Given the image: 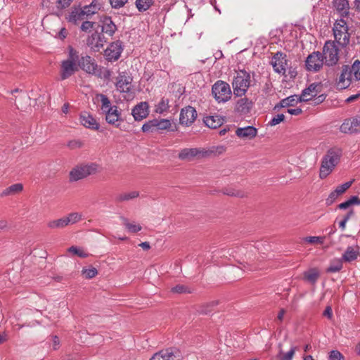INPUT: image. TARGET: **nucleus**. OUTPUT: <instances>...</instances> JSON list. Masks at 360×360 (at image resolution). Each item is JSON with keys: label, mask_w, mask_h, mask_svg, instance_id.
<instances>
[{"label": "nucleus", "mask_w": 360, "mask_h": 360, "mask_svg": "<svg viewBox=\"0 0 360 360\" xmlns=\"http://www.w3.org/2000/svg\"><path fill=\"white\" fill-rule=\"evenodd\" d=\"M68 55L65 60L61 61L60 68V77L61 80H65L72 76L78 71L79 52L72 46L68 47Z\"/></svg>", "instance_id": "1"}, {"label": "nucleus", "mask_w": 360, "mask_h": 360, "mask_svg": "<svg viewBox=\"0 0 360 360\" xmlns=\"http://www.w3.org/2000/svg\"><path fill=\"white\" fill-rule=\"evenodd\" d=\"M341 155V150L336 148H330L326 152L322 159L319 171V177L321 179H326L333 171L339 163Z\"/></svg>", "instance_id": "2"}, {"label": "nucleus", "mask_w": 360, "mask_h": 360, "mask_svg": "<svg viewBox=\"0 0 360 360\" xmlns=\"http://www.w3.org/2000/svg\"><path fill=\"white\" fill-rule=\"evenodd\" d=\"M360 80V61L356 60L353 65H343L342 72L336 83L337 88L339 89H345L347 88L352 81Z\"/></svg>", "instance_id": "3"}, {"label": "nucleus", "mask_w": 360, "mask_h": 360, "mask_svg": "<svg viewBox=\"0 0 360 360\" xmlns=\"http://www.w3.org/2000/svg\"><path fill=\"white\" fill-rule=\"evenodd\" d=\"M132 77L127 72H121L116 77L115 87L120 93L124 94V98L129 101L134 97V92L132 88Z\"/></svg>", "instance_id": "4"}, {"label": "nucleus", "mask_w": 360, "mask_h": 360, "mask_svg": "<svg viewBox=\"0 0 360 360\" xmlns=\"http://www.w3.org/2000/svg\"><path fill=\"white\" fill-rule=\"evenodd\" d=\"M264 253L261 254L255 247L250 248L245 253V261L243 264V268L248 271H257L261 269L260 266L265 260Z\"/></svg>", "instance_id": "5"}, {"label": "nucleus", "mask_w": 360, "mask_h": 360, "mask_svg": "<svg viewBox=\"0 0 360 360\" xmlns=\"http://www.w3.org/2000/svg\"><path fill=\"white\" fill-rule=\"evenodd\" d=\"M250 85V75L244 70H240L234 76L232 82L233 94L241 97L245 94Z\"/></svg>", "instance_id": "6"}, {"label": "nucleus", "mask_w": 360, "mask_h": 360, "mask_svg": "<svg viewBox=\"0 0 360 360\" xmlns=\"http://www.w3.org/2000/svg\"><path fill=\"white\" fill-rule=\"evenodd\" d=\"M99 172L100 166L96 163L80 165L76 166L70 172V181H77Z\"/></svg>", "instance_id": "7"}, {"label": "nucleus", "mask_w": 360, "mask_h": 360, "mask_svg": "<svg viewBox=\"0 0 360 360\" xmlns=\"http://www.w3.org/2000/svg\"><path fill=\"white\" fill-rule=\"evenodd\" d=\"M333 31L335 41L338 44L344 47L349 43L350 35L348 33V27L345 20H337L334 23Z\"/></svg>", "instance_id": "8"}, {"label": "nucleus", "mask_w": 360, "mask_h": 360, "mask_svg": "<svg viewBox=\"0 0 360 360\" xmlns=\"http://www.w3.org/2000/svg\"><path fill=\"white\" fill-rule=\"evenodd\" d=\"M339 49L337 46L335 41H327L322 51V56L325 61V65L327 66H333L336 65L339 60Z\"/></svg>", "instance_id": "9"}, {"label": "nucleus", "mask_w": 360, "mask_h": 360, "mask_svg": "<svg viewBox=\"0 0 360 360\" xmlns=\"http://www.w3.org/2000/svg\"><path fill=\"white\" fill-rule=\"evenodd\" d=\"M212 93L214 98L219 102H226L231 98V91L228 83L224 81H217L212 88Z\"/></svg>", "instance_id": "10"}, {"label": "nucleus", "mask_w": 360, "mask_h": 360, "mask_svg": "<svg viewBox=\"0 0 360 360\" xmlns=\"http://www.w3.org/2000/svg\"><path fill=\"white\" fill-rule=\"evenodd\" d=\"M324 64L323 56L319 51H314L307 57L305 60L306 69L309 72L320 71Z\"/></svg>", "instance_id": "11"}, {"label": "nucleus", "mask_w": 360, "mask_h": 360, "mask_svg": "<svg viewBox=\"0 0 360 360\" xmlns=\"http://www.w3.org/2000/svg\"><path fill=\"white\" fill-rule=\"evenodd\" d=\"M271 64L274 70L282 75H285V72L290 67L286 54L280 51L276 53L272 57Z\"/></svg>", "instance_id": "12"}, {"label": "nucleus", "mask_w": 360, "mask_h": 360, "mask_svg": "<svg viewBox=\"0 0 360 360\" xmlns=\"http://www.w3.org/2000/svg\"><path fill=\"white\" fill-rule=\"evenodd\" d=\"M171 125L172 124L169 120L153 119L146 122L142 126V131L143 132H157L168 129L170 128Z\"/></svg>", "instance_id": "13"}, {"label": "nucleus", "mask_w": 360, "mask_h": 360, "mask_svg": "<svg viewBox=\"0 0 360 360\" xmlns=\"http://www.w3.org/2000/svg\"><path fill=\"white\" fill-rule=\"evenodd\" d=\"M78 68H80L83 71L88 74L96 75L98 72V66L94 58L90 56L79 57L77 60Z\"/></svg>", "instance_id": "14"}, {"label": "nucleus", "mask_w": 360, "mask_h": 360, "mask_svg": "<svg viewBox=\"0 0 360 360\" xmlns=\"http://www.w3.org/2000/svg\"><path fill=\"white\" fill-rule=\"evenodd\" d=\"M181 355L180 352L174 348H168L162 349L150 358V360H181Z\"/></svg>", "instance_id": "15"}, {"label": "nucleus", "mask_w": 360, "mask_h": 360, "mask_svg": "<svg viewBox=\"0 0 360 360\" xmlns=\"http://www.w3.org/2000/svg\"><path fill=\"white\" fill-rule=\"evenodd\" d=\"M340 131L345 134H354L360 132V116H356L347 119L341 124Z\"/></svg>", "instance_id": "16"}, {"label": "nucleus", "mask_w": 360, "mask_h": 360, "mask_svg": "<svg viewBox=\"0 0 360 360\" xmlns=\"http://www.w3.org/2000/svg\"><path fill=\"white\" fill-rule=\"evenodd\" d=\"M123 51L122 42L119 40L112 42L104 51L106 60L109 61L117 60Z\"/></svg>", "instance_id": "17"}, {"label": "nucleus", "mask_w": 360, "mask_h": 360, "mask_svg": "<svg viewBox=\"0 0 360 360\" xmlns=\"http://www.w3.org/2000/svg\"><path fill=\"white\" fill-rule=\"evenodd\" d=\"M197 117V112L195 109L190 105L181 109L179 122L181 124L185 126L191 125Z\"/></svg>", "instance_id": "18"}, {"label": "nucleus", "mask_w": 360, "mask_h": 360, "mask_svg": "<svg viewBox=\"0 0 360 360\" xmlns=\"http://www.w3.org/2000/svg\"><path fill=\"white\" fill-rule=\"evenodd\" d=\"M106 40L105 37L98 32H94L86 39V44L94 51H99L104 46Z\"/></svg>", "instance_id": "19"}, {"label": "nucleus", "mask_w": 360, "mask_h": 360, "mask_svg": "<svg viewBox=\"0 0 360 360\" xmlns=\"http://www.w3.org/2000/svg\"><path fill=\"white\" fill-rule=\"evenodd\" d=\"M104 114L105 115L106 122L116 127H118L120 122L123 121L121 117V112L119 110V108L117 105H113L112 108L105 110Z\"/></svg>", "instance_id": "20"}, {"label": "nucleus", "mask_w": 360, "mask_h": 360, "mask_svg": "<svg viewBox=\"0 0 360 360\" xmlns=\"http://www.w3.org/2000/svg\"><path fill=\"white\" fill-rule=\"evenodd\" d=\"M321 91V85L319 83H312L307 88L304 89L301 96L300 101H309L316 96Z\"/></svg>", "instance_id": "21"}, {"label": "nucleus", "mask_w": 360, "mask_h": 360, "mask_svg": "<svg viewBox=\"0 0 360 360\" xmlns=\"http://www.w3.org/2000/svg\"><path fill=\"white\" fill-rule=\"evenodd\" d=\"M101 23V30L108 35L112 37L117 31V26L112 20L111 18L107 15H102L100 18Z\"/></svg>", "instance_id": "22"}, {"label": "nucleus", "mask_w": 360, "mask_h": 360, "mask_svg": "<svg viewBox=\"0 0 360 360\" xmlns=\"http://www.w3.org/2000/svg\"><path fill=\"white\" fill-rule=\"evenodd\" d=\"M131 114L135 120L140 121L146 118L148 115V104L146 102H141L133 109Z\"/></svg>", "instance_id": "23"}, {"label": "nucleus", "mask_w": 360, "mask_h": 360, "mask_svg": "<svg viewBox=\"0 0 360 360\" xmlns=\"http://www.w3.org/2000/svg\"><path fill=\"white\" fill-rule=\"evenodd\" d=\"M81 124L89 129L98 130L99 129V124L96 120L89 113L84 112L80 115Z\"/></svg>", "instance_id": "24"}, {"label": "nucleus", "mask_w": 360, "mask_h": 360, "mask_svg": "<svg viewBox=\"0 0 360 360\" xmlns=\"http://www.w3.org/2000/svg\"><path fill=\"white\" fill-rule=\"evenodd\" d=\"M236 134L241 139H252L257 134V129L252 126L238 128Z\"/></svg>", "instance_id": "25"}, {"label": "nucleus", "mask_w": 360, "mask_h": 360, "mask_svg": "<svg viewBox=\"0 0 360 360\" xmlns=\"http://www.w3.org/2000/svg\"><path fill=\"white\" fill-rule=\"evenodd\" d=\"M252 106V101L245 97L239 99L237 101L236 105V110L237 112L245 115L250 112Z\"/></svg>", "instance_id": "26"}, {"label": "nucleus", "mask_w": 360, "mask_h": 360, "mask_svg": "<svg viewBox=\"0 0 360 360\" xmlns=\"http://www.w3.org/2000/svg\"><path fill=\"white\" fill-rule=\"evenodd\" d=\"M203 122L209 128L217 129L223 124L224 118L219 115H209L204 117Z\"/></svg>", "instance_id": "27"}, {"label": "nucleus", "mask_w": 360, "mask_h": 360, "mask_svg": "<svg viewBox=\"0 0 360 360\" xmlns=\"http://www.w3.org/2000/svg\"><path fill=\"white\" fill-rule=\"evenodd\" d=\"M102 7L103 4L100 0H94L89 5L84 6L82 9L86 18H89L97 13Z\"/></svg>", "instance_id": "28"}, {"label": "nucleus", "mask_w": 360, "mask_h": 360, "mask_svg": "<svg viewBox=\"0 0 360 360\" xmlns=\"http://www.w3.org/2000/svg\"><path fill=\"white\" fill-rule=\"evenodd\" d=\"M333 6L342 17L348 15L349 6L347 0H334Z\"/></svg>", "instance_id": "29"}, {"label": "nucleus", "mask_w": 360, "mask_h": 360, "mask_svg": "<svg viewBox=\"0 0 360 360\" xmlns=\"http://www.w3.org/2000/svg\"><path fill=\"white\" fill-rule=\"evenodd\" d=\"M86 15L82 8H74L66 18L68 22L77 24L78 21L82 20Z\"/></svg>", "instance_id": "30"}, {"label": "nucleus", "mask_w": 360, "mask_h": 360, "mask_svg": "<svg viewBox=\"0 0 360 360\" xmlns=\"http://www.w3.org/2000/svg\"><path fill=\"white\" fill-rule=\"evenodd\" d=\"M198 153L197 148H184L179 152L178 158L181 160H191L198 156Z\"/></svg>", "instance_id": "31"}, {"label": "nucleus", "mask_w": 360, "mask_h": 360, "mask_svg": "<svg viewBox=\"0 0 360 360\" xmlns=\"http://www.w3.org/2000/svg\"><path fill=\"white\" fill-rule=\"evenodd\" d=\"M278 348V353L276 355L278 360H292L297 349V347L292 346L288 352H284L281 344Z\"/></svg>", "instance_id": "32"}, {"label": "nucleus", "mask_w": 360, "mask_h": 360, "mask_svg": "<svg viewBox=\"0 0 360 360\" xmlns=\"http://www.w3.org/2000/svg\"><path fill=\"white\" fill-rule=\"evenodd\" d=\"M359 255L358 248L355 249L352 246H349L345 252L342 255V260L347 262H352L357 259Z\"/></svg>", "instance_id": "33"}, {"label": "nucleus", "mask_w": 360, "mask_h": 360, "mask_svg": "<svg viewBox=\"0 0 360 360\" xmlns=\"http://www.w3.org/2000/svg\"><path fill=\"white\" fill-rule=\"evenodd\" d=\"M121 220L122 221L123 225L125 226L127 230L132 233H137L142 229V227L139 224H135L134 222H130L129 220L124 217H122Z\"/></svg>", "instance_id": "34"}, {"label": "nucleus", "mask_w": 360, "mask_h": 360, "mask_svg": "<svg viewBox=\"0 0 360 360\" xmlns=\"http://www.w3.org/2000/svg\"><path fill=\"white\" fill-rule=\"evenodd\" d=\"M23 189L22 184H15L4 189L1 193V197L14 195L21 192Z\"/></svg>", "instance_id": "35"}, {"label": "nucleus", "mask_w": 360, "mask_h": 360, "mask_svg": "<svg viewBox=\"0 0 360 360\" xmlns=\"http://www.w3.org/2000/svg\"><path fill=\"white\" fill-rule=\"evenodd\" d=\"M139 192L136 191L128 192V193H122L118 194L115 197V201L117 202L128 201V200H132V199H134V198L139 197Z\"/></svg>", "instance_id": "36"}, {"label": "nucleus", "mask_w": 360, "mask_h": 360, "mask_svg": "<svg viewBox=\"0 0 360 360\" xmlns=\"http://www.w3.org/2000/svg\"><path fill=\"white\" fill-rule=\"evenodd\" d=\"M304 279L311 284H314L319 277V272L316 269H311L303 274Z\"/></svg>", "instance_id": "37"}, {"label": "nucleus", "mask_w": 360, "mask_h": 360, "mask_svg": "<svg viewBox=\"0 0 360 360\" xmlns=\"http://www.w3.org/2000/svg\"><path fill=\"white\" fill-rule=\"evenodd\" d=\"M67 226L68 225L65 217L60 219L51 220L47 223V227L50 229H63Z\"/></svg>", "instance_id": "38"}, {"label": "nucleus", "mask_w": 360, "mask_h": 360, "mask_svg": "<svg viewBox=\"0 0 360 360\" xmlns=\"http://www.w3.org/2000/svg\"><path fill=\"white\" fill-rule=\"evenodd\" d=\"M353 205H360V198L357 196H352L347 201L342 202L338 205L340 210H346Z\"/></svg>", "instance_id": "39"}, {"label": "nucleus", "mask_w": 360, "mask_h": 360, "mask_svg": "<svg viewBox=\"0 0 360 360\" xmlns=\"http://www.w3.org/2000/svg\"><path fill=\"white\" fill-rule=\"evenodd\" d=\"M67 225L75 224L82 219V214L79 212H71L65 216Z\"/></svg>", "instance_id": "40"}, {"label": "nucleus", "mask_w": 360, "mask_h": 360, "mask_svg": "<svg viewBox=\"0 0 360 360\" xmlns=\"http://www.w3.org/2000/svg\"><path fill=\"white\" fill-rule=\"evenodd\" d=\"M68 250L70 253L74 255H77L81 258H86L89 256V254L87 253L82 248L71 246L68 248Z\"/></svg>", "instance_id": "41"}, {"label": "nucleus", "mask_w": 360, "mask_h": 360, "mask_svg": "<svg viewBox=\"0 0 360 360\" xmlns=\"http://www.w3.org/2000/svg\"><path fill=\"white\" fill-rule=\"evenodd\" d=\"M154 3V0H136V6L137 9L141 11H147Z\"/></svg>", "instance_id": "42"}, {"label": "nucleus", "mask_w": 360, "mask_h": 360, "mask_svg": "<svg viewBox=\"0 0 360 360\" xmlns=\"http://www.w3.org/2000/svg\"><path fill=\"white\" fill-rule=\"evenodd\" d=\"M222 192L224 195H229V196H234L238 198H245L247 196L246 193L240 190H236L233 188H224L222 190Z\"/></svg>", "instance_id": "43"}, {"label": "nucleus", "mask_w": 360, "mask_h": 360, "mask_svg": "<svg viewBox=\"0 0 360 360\" xmlns=\"http://www.w3.org/2000/svg\"><path fill=\"white\" fill-rule=\"evenodd\" d=\"M342 269V262L341 259H335L331 262L326 271L329 273H335L340 271Z\"/></svg>", "instance_id": "44"}, {"label": "nucleus", "mask_w": 360, "mask_h": 360, "mask_svg": "<svg viewBox=\"0 0 360 360\" xmlns=\"http://www.w3.org/2000/svg\"><path fill=\"white\" fill-rule=\"evenodd\" d=\"M169 107V99L162 98L158 104L155 106V112L158 113H162L167 111Z\"/></svg>", "instance_id": "45"}, {"label": "nucleus", "mask_w": 360, "mask_h": 360, "mask_svg": "<svg viewBox=\"0 0 360 360\" xmlns=\"http://www.w3.org/2000/svg\"><path fill=\"white\" fill-rule=\"evenodd\" d=\"M298 101H300V98H297V96H291L283 99L281 101V105L282 107L292 106L295 103H297Z\"/></svg>", "instance_id": "46"}, {"label": "nucleus", "mask_w": 360, "mask_h": 360, "mask_svg": "<svg viewBox=\"0 0 360 360\" xmlns=\"http://www.w3.org/2000/svg\"><path fill=\"white\" fill-rule=\"evenodd\" d=\"M82 274L86 279H91L94 278L98 274V271L95 267H91L90 269H83Z\"/></svg>", "instance_id": "47"}, {"label": "nucleus", "mask_w": 360, "mask_h": 360, "mask_svg": "<svg viewBox=\"0 0 360 360\" xmlns=\"http://www.w3.org/2000/svg\"><path fill=\"white\" fill-rule=\"evenodd\" d=\"M101 109L104 112L108 110L109 108H112L113 105H111V102L110 99L103 94H101Z\"/></svg>", "instance_id": "48"}, {"label": "nucleus", "mask_w": 360, "mask_h": 360, "mask_svg": "<svg viewBox=\"0 0 360 360\" xmlns=\"http://www.w3.org/2000/svg\"><path fill=\"white\" fill-rule=\"evenodd\" d=\"M325 237L321 236H307L304 238V241L314 244V243H319V244H323L324 242Z\"/></svg>", "instance_id": "49"}, {"label": "nucleus", "mask_w": 360, "mask_h": 360, "mask_svg": "<svg viewBox=\"0 0 360 360\" xmlns=\"http://www.w3.org/2000/svg\"><path fill=\"white\" fill-rule=\"evenodd\" d=\"M217 305V302H212L201 306L200 312L201 314H207L213 311V308Z\"/></svg>", "instance_id": "50"}, {"label": "nucleus", "mask_w": 360, "mask_h": 360, "mask_svg": "<svg viewBox=\"0 0 360 360\" xmlns=\"http://www.w3.org/2000/svg\"><path fill=\"white\" fill-rule=\"evenodd\" d=\"M354 180L346 182L342 185L338 186L335 188V191L337 193H338L340 195L343 194L352 184Z\"/></svg>", "instance_id": "51"}, {"label": "nucleus", "mask_w": 360, "mask_h": 360, "mask_svg": "<svg viewBox=\"0 0 360 360\" xmlns=\"http://www.w3.org/2000/svg\"><path fill=\"white\" fill-rule=\"evenodd\" d=\"M67 146L70 149L75 150L83 147L84 143L80 140H71L68 141Z\"/></svg>", "instance_id": "52"}, {"label": "nucleus", "mask_w": 360, "mask_h": 360, "mask_svg": "<svg viewBox=\"0 0 360 360\" xmlns=\"http://www.w3.org/2000/svg\"><path fill=\"white\" fill-rule=\"evenodd\" d=\"M211 148L212 155H219L224 153L226 148L224 146H212Z\"/></svg>", "instance_id": "53"}, {"label": "nucleus", "mask_w": 360, "mask_h": 360, "mask_svg": "<svg viewBox=\"0 0 360 360\" xmlns=\"http://www.w3.org/2000/svg\"><path fill=\"white\" fill-rule=\"evenodd\" d=\"M94 25H95L94 22H91V21L86 20V21H84L82 23L80 29L83 32H89L91 29L94 28Z\"/></svg>", "instance_id": "54"}, {"label": "nucleus", "mask_w": 360, "mask_h": 360, "mask_svg": "<svg viewBox=\"0 0 360 360\" xmlns=\"http://www.w3.org/2000/svg\"><path fill=\"white\" fill-rule=\"evenodd\" d=\"M111 6L113 8H120L123 7L128 0H109Z\"/></svg>", "instance_id": "55"}, {"label": "nucleus", "mask_w": 360, "mask_h": 360, "mask_svg": "<svg viewBox=\"0 0 360 360\" xmlns=\"http://www.w3.org/2000/svg\"><path fill=\"white\" fill-rule=\"evenodd\" d=\"M329 360H344V356L338 350H333L330 352Z\"/></svg>", "instance_id": "56"}, {"label": "nucleus", "mask_w": 360, "mask_h": 360, "mask_svg": "<svg viewBox=\"0 0 360 360\" xmlns=\"http://www.w3.org/2000/svg\"><path fill=\"white\" fill-rule=\"evenodd\" d=\"M340 195L336 193L335 191H332L328 195V198L326 200V203L327 205H332L335 200L338 198Z\"/></svg>", "instance_id": "57"}, {"label": "nucleus", "mask_w": 360, "mask_h": 360, "mask_svg": "<svg viewBox=\"0 0 360 360\" xmlns=\"http://www.w3.org/2000/svg\"><path fill=\"white\" fill-rule=\"evenodd\" d=\"M285 116L283 114H278L271 120L269 124L271 126H275L283 122Z\"/></svg>", "instance_id": "58"}, {"label": "nucleus", "mask_w": 360, "mask_h": 360, "mask_svg": "<svg viewBox=\"0 0 360 360\" xmlns=\"http://www.w3.org/2000/svg\"><path fill=\"white\" fill-rule=\"evenodd\" d=\"M198 156L201 158H208L212 156L211 148L205 150L204 148H198Z\"/></svg>", "instance_id": "59"}, {"label": "nucleus", "mask_w": 360, "mask_h": 360, "mask_svg": "<svg viewBox=\"0 0 360 360\" xmlns=\"http://www.w3.org/2000/svg\"><path fill=\"white\" fill-rule=\"evenodd\" d=\"M73 0H57V7L58 8L64 9L68 8Z\"/></svg>", "instance_id": "60"}, {"label": "nucleus", "mask_w": 360, "mask_h": 360, "mask_svg": "<svg viewBox=\"0 0 360 360\" xmlns=\"http://www.w3.org/2000/svg\"><path fill=\"white\" fill-rule=\"evenodd\" d=\"M172 292L176 293H184L187 292V288L183 285H177L172 288Z\"/></svg>", "instance_id": "61"}, {"label": "nucleus", "mask_w": 360, "mask_h": 360, "mask_svg": "<svg viewBox=\"0 0 360 360\" xmlns=\"http://www.w3.org/2000/svg\"><path fill=\"white\" fill-rule=\"evenodd\" d=\"M323 315L327 317L328 319H331L333 317V311L330 306H327L323 313Z\"/></svg>", "instance_id": "62"}, {"label": "nucleus", "mask_w": 360, "mask_h": 360, "mask_svg": "<svg viewBox=\"0 0 360 360\" xmlns=\"http://www.w3.org/2000/svg\"><path fill=\"white\" fill-rule=\"evenodd\" d=\"M354 216V211L353 209H350L345 215L342 216V219L348 221L352 217Z\"/></svg>", "instance_id": "63"}, {"label": "nucleus", "mask_w": 360, "mask_h": 360, "mask_svg": "<svg viewBox=\"0 0 360 360\" xmlns=\"http://www.w3.org/2000/svg\"><path fill=\"white\" fill-rule=\"evenodd\" d=\"M359 98H360V93L349 96L346 99V102L347 103H352V102H354V101H356V99H358Z\"/></svg>", "instance_id": "64"}]
</instances>
